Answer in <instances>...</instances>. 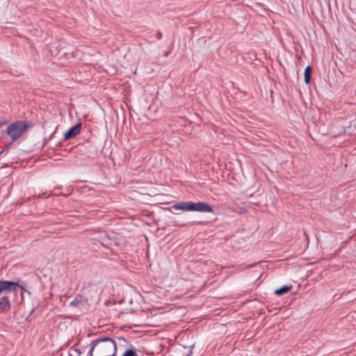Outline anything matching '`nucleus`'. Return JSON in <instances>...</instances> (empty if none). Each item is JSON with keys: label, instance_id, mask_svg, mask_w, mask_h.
Returning <instances> with one entry per match:
<instances>
[{"label": "nucleus", "instance_id": "9d476101", "mask_svg": "<svg viewBox=\"0 0 356 356\" xmlns=\"http://www.w3.org/2000/svg\"><path fill=\"white\" fill-rule=\"evenodd\" d=\"M123 356H136V353L134 350H128L124 352Z\"/></svg>", "mask_w": 356, "mask_h": 356}, {"label": "nucleus", "instance_id": "0eeeda50", "mask_svg": "<svg viewBox=\"0 0 356 356\" xmlns=\"http://www.w3.org/2000/svg\"><path fill=\"white\" fill-rule=\"evenodd\" d=\"M311 73H312V67L310 66H307L305 70V81L306 83H309L311 79Z\"/></svg>", "mask_w": 356, "mask_h": 356}, {"label": "nucleus", "instance_id": "6e6552de", "mask_svg": "<svg viewBox=\"0 0 356 356\" xmlns=\"http://www.w3.org/2000/svg\"><path fill=\"white\" fill-rule=\"evenodd\" d=\"M9 308V301L7 297H4L2 301H0V311Z\"/></svg>", "mask_w": 356, "mask_h": 356}, {"label": "nucleus", "instance_id": "9b49d317", "mask_svg": "<svg viewBox=\"0 0 356 356\" xmlns=\"http://www.w3.org/2000/svg\"><path fill=\"white\" fill-rule=\"evenodd\" d=\"M18 287H19L22 289L21 296H22V299L24 298V294L25 292H26L29 294H30V292L29 291H26L22 286H19V285Z\"/></svg>", "mask_w": 356, "mask_h": 356}, {"label": "nucleus", "instance_id": "20e7f679", "mask_svg": "<svg viewBox=\"0 0 356 356\" xmlns=\"http://www.w3.org/2000/svg\"><path fill=\"white\" fill-rule=\"evenodd\" d=\"M19 286V284L14 282L10 281H0V293L2 292H9L11 291H15Z\"/></svg>", "mask_w": 356, "mask_h": 356}, {"label": "nucleus", "instance_id": "7ed1b4c3", "mask_svg": "<svg viewBox=\"0 0 356 356\" xmlns=\"http://www.w3.org/2000/svg\"><path fill=\"white\" fill-rule=\"evenodd\" d=\"M26 129V124L24 122L19 121L8 126L7 133L15 140L19 138Z\"/></svg>", "mask_w": 356, "mask_h": 356}, {"label": "nucleus", "instance_id": "4468645a", "mask_svg": "<svg viewBox=\"0 0 356 356\" xmlns=\"http://www.w3.org/2000/svg\"><path fill=\"white\" fill-rule=\"evenodd\" d=\"M1 126H2V123L0 122V127H1Z\"/></svg>", "mask_w": 356, "mask_h": 356}, {"label": "nucleus", "instance_id": "f8f14e48", "mask_svg": "<svg viewBox=\"0 0 356 356\" xmlns=\"http://www.w3.org/2000/svg\"><path fill=\"white\" fill-rule=\"evenodd\" d=\"M71 304H72V305L77 306V305H79V301L78 300V299H77V298H76L74 301H72V302H71Z\"/></svg>", "mask_w": 356, "mask_h": 356}, {"label": "nucleus", "instance_id": "423d86ee", "mask_svg": "<svg viewBox=\"0 0 356 356\" xmlns=\"http://www.w3.org/2000/svg\"><path fill=\"white\" fill-rule=\"evenodd\" d=\"M291 289L292 286H284L280 289L275 290V293L277 296H282L290 291Z\"/></svg>", "mask_w": 356, "mask_h": 356}, {"label": "nucleus", "instance_id": "f03ea898", "mask_svg": "<svg viewBox=\"0 0 356 356\" xmlns=\"http://www.w3.org/2000/svg\"><path fill=\"white\" fill-rule=\"evenodd\" d=\"M172 209L182 211L213 212L212 207L205 202H183L172 206Z\"/></svg>", "mask_w": 356, "mask_h": 356}, {"label": "nucleus", "instance_id": "1a4fd4ad", "mask_svg": "<svg viewBox=\"0 0 356 356\" xmlns=\"http://www.w3.org/2000/svg\"><path fill=\"white\" fill-rule=\"evenodd\" d=\"M348 131L345 130V133H347L348 135H356V122L353 124V127L350 126L348 127Z\"/></svg>", "mask_w": 356, "mask_h": 356}, {"label": "nucleus", "instance_id": "f257e3e1", "mask_svg": "<svg viewBox=\"0 0 356 356\" xmlns=\"http://www.w3.org/2000/svg\"><path fill=\"white\" fill-rule=\"evenodd\" d=\"M116 352L115 342L107 337L93 341L90 350L91 356H115Z\"/></svg>", "mask_w": 356, "mask_h": 356}, {"label": "nucleus", "instance_id": "39448f33", "mask_svg": "<svg viewBox=\"0 0 356 356\" xmlns=\"http://www.w3.org/2000/svg\"><path fill=\"white\" fill-rule=\"evenodd\" d=\"M81 124H76L72 127H71L67 131H66L64 134V138L65 140H69L75 136H76L81 131Z\"/></svg>", "mask_w": 356, "mask_h": 356}, {"label": "nucleus", "instance_id": "ddd939ff", "mask_svg": "<svg viewBox=\"0 0 356 356\" xmlns=\"http://www.w3.org/2000/svg\"><path fill=\"white\" fill-rule=\"evenodd\" d=\"M74 352L75 353H74V355L70 354V355L71 356H80V353L79 352H78L77 350H75Z\"/></svg>", "mask_w": 356, "mask_h": 356}]
</instances>
